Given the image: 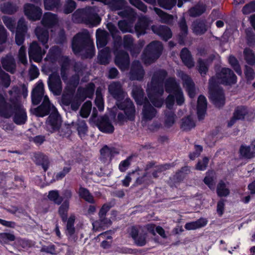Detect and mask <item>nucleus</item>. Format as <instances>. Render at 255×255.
I'll return each instance as SVG.
<instances>
[{
    "instance_id": "a211bd4d",
    "label": "nucleus",
    "mask_w": 255,
    "mask_h": 255,
    "mask_svg": "<svg viewBox=\"0 0 255 255\" xmlns=\"http://www.w3.org/2000/svg\"><path fill=\"white\" fill-rule=\"evenodd\" d=\"M24 11L27 17L32 20L39 19L42 15V9L30 3H26L24 5Z\"/></svg>"
},
{
    "instance_id": "5701e85b",
    "label": "nucleus",
    "mask_w": 255,
    "mask_h": 255,
    "mask_svg": "<svg viewBox=\"0 0 255 255\" xmlns=\"http://www.w3.org/2000/svg\"><path fill=\"white\" fill-rule=\"evenodd\" d=\"M129 234L134 240L135 243L138 246H143L146 243L147 234L145 233L138 234L135 227H132L129 230Z\"/></svg>"
},
{
    "instance_id": "20e7f679",
    "label": "nucleus",
    "mask_w": 255,
    "mask_h": 255,
    "mask_svg": "<svg viewBox=\"0 0 255 255\" xmlns=\"http://www.w3.org/2000/svg\"><path fill=\"white\" fill-rule=\"evenodd\" d=\"M166 76V71L158 70L153 75L150 83L147 85L148 97L156 107H161L163 103V99L161 97L164 93L163 81Z\"/></svg>"
},
{
    "instance_id": "de8ad7c7",
    "label": "nucleus",
    "mask_w": 255,
    "mask_h": 255,
    "mask_svg": "<svg viewBox=\"0 0 255 255\" xmlns=\"http://www.w3.org/2000/svg\"><path fill=\"white\" fill-rule=\"evenodd\" d=\"M205 11V6L204 5H197L190 8L189 10V15L196 17L200 15Z\"/></svg>"
},
{
    "instance_id": "cd10ccee",
    "label": "nucleus",
    "mask_w": 255,
    "mask_h": 255,
    "mask_svg": "<svg viewBox=\"0 0 255 255\" xmlns=\"http://www.w3.org/2000/svg\"><path fill=\"white\" fill-rule=\"evenodd\" d=\"M99 129L102 132L111 133L114 131V127L109 119L107 117H103L101 118L98 124Z\"/></svg>"
},
{
    "instance_id": "f704fd0d",
    "label": "nucleus",
    "mask_w": 255,
    "mask_h": 255,
    "mask_svg": "<svg viewBox=\"0 0 255 255\" xmlns=\"http://www.w3.org/2000/svg\"><path fill=\"white\" fill-rule=\"evenodd\" d=\"M180 56L183 62L187 67L190 68L194 66V62L191 54L187 48H183L182 50Z\"/></svg>"
},
{
    "instance_id": "338daca9",
    "label": "nucleus",
    "mask_w": 255,
    "mask_h": 255,
    "mask_svg": "<svg viewBox=\"0 0 255 255\" xmlns=\"http://www.w3.org/2000/svg\"><path fill=\"white\" fill-rule=\"evenodd\" d=\"M130 3L143 12L147 11V6L140 0H129Z\"/></svg>"
},
{
    "instance_id": "e2e57ef3",
    "label": "nucleus",
    "mask_w": 255,
    "mask_h": 255,
    "mask_svg": "<svg viewBox=\"0 0 255 255\" xmlns=\"http://www.w3.org/2000/svg\"><path fill=\"white\" fill-rule=\"evenodd\" d=\"M0 80L2 85L5 88H7L10 83L9 76L4 71H3L0 67Z\"/></svg>"
},
{
    "instance_id": "0e129e2a",
    "label": "nucleus",
    "mask_w": 255,
    "mask_h": 255,
    "mask_svg": "<svg viewBox=\"0 0 255 255\" xmlns=\"http://www.w3.org/2000/svg\"><path fill=\"white\" fill-rule=\"evenodd\" d=\"M15 239L13 234L9 233L0 234V242L2 243H7L8 242L14 241Z\"/></svg>"
},
{
    "instance_id": "ddd939ff",
    "label": "nucleus",
    "mask_w": 255,
    "mask_h": 255,
    "mask_svg": "<svg viewBox=\"0 0 255 255\" xmlns=\"http://www.w3.org/2000/svg\"><path fill=\"white\" fill-rule=\"evenodd\" d=\"M61 124V118L56 111L51 113L47 118L45 123L46 129L51 133L54 132L60 128Z\"/></svg>"
},
{
    "instance_id": "9b49d317",
    "label": "nucleus",
    "mask_w": 255,
    "mask_h": 255,
    "mask_svg": "<svg viewBox=\"0 0 255 255\" xmlns=\"http://www.w3.org/2000/svg\"><path fill=\"white\" fill-rule=\"evenodd\" d=\"M163 46L160 42H151L144 49L142 55V60L146 64L151 63L159 58Z\"/></svg>"
},
{
    "instance_id": "473e14b6",
    "label": "nucleus",
    "mask_w": 255,
    "mask_h": 255,
    "mask_svg": "<svg viewBox=\"0 0 255 255\" xmlns=\"http://www.w3.org/2000/svg\"><path fill=\"white\" fill-rule=\"evenodd\" d=\"M1 63L3 68L11 73H14L15 69V63L13 57L11 55H7L2 58Z\"/></svg>"
},
{
    "instance_id": "aec40b11",
    "label": "nucleus",
    "mask_w": 255,
    "mask_h": 255,
    "mask_svg": "<svg viewBox=\"0 0 255 255\" xmlns=\"http://www.w3.org/2000/svg\"><path fill=\"white\" fill-rule=\"evenodd\" d=\"M144 75V71L140 62L138 61H133L130 71V79L140 80Z\"/></svg>"
},
{
    "instance_id": "052dcab7",
    "label": "nucleus",
    "mask_w": 255,
    "mask_h": 255,
    "mask_svg": "<svg viewBox=\"0 0 255 255\" xmlns=\"http://www.w3.org/2000/svg\"><path fill=\"white\" fill-rule=\"evenodd\" d=\"M77 130L80 136L84 137L87 131V126L84 120L79 121L77 124Z\"/></svg>"
},
{
    "instance_id": "72a5a7b5",
    "label": "nucleus",
    "mask_w": 255,
    "mask_h": 255,
    "mask_svg": "<svg viewBox=\"0 0 255 255\" xmlns=\"http://www.w3.org/2000/svg\"><path fill=\"white\" fill-rule=\"evenodd\" d=\"M247 109L245 107H240L237 108L234 112L233 118L228 123V126H232L237 120L244 119L245 116L247 114Z\"/></svg>"
},
{
    "instance_id": "7ed1b4c3",
    "label": "nucleus",
    "mask_w": 255,
    "mask_h": 255,
    "mask_svg": "<svg viewBox=\"0 0 255 255\" xmlns=\"http://www.w3.org/2000/svg\"><path fill=\"white\" fill-rule=\"evenodd\" d=\"M60 75L66 84L65 90L69 93H73L79 83V77L83 74L85 67L81 63H76L74 66L76 74L70 78H68L69 68L71 61L67 57H62L60 60Z\"/></svg>"
},
{
    "instance_id": "e433bc0d",
    "label": "nucleus",
    "mask_w": 255,
    "mask_h": 255,
    "mask_svg": "<svg viewBox=\"0 0 255 255\" xmlns=\"http://www.w3.org/2000/svg\"><path fill=\"white\" fill-rule=\"evenodd\" d=\"M192 30L197 35L204 33L207 30V25L204 21L196 20L192 24Z\"/></svg>"
},
{
    "instance_id": "bb28decb",
    "label": "nucleus",
    "mask_w": 255,
    "mask_h": 255,
    "mask_svg": "<svg viewBox=\"0 0 255 255\" xmlns=\"http://www.w3.org/2000/svg\"><path fill=\"white\" fill-rule=\"evenodd\" d=\"M96 36L98 48H103L105 46L108 42V33L105 30L99 28L96 31Z\"/></svg>"
},
{
    "instance_id": "a878e982",
    "label": "nucleus",
    "mask_w": 255,
    "mask_h": 255,
    "mask_svg": "<svg viewBox=\"0 0 255 255\" xmlns=\"http://www.w3.org/2000/svg\"><path fill=\"white\" fill-rule=\"evenodd\" d=\"M152 30L154 33L161 36L165 40H168L172 36L170 29L166 26H152Z\"/></svg>"
},
{
    "instance_id": "3c124183",
    "label": "nucleus",
    "mask_w": 255,
    "mask_h": 255,
    "mask_svg": "<svg viewBox=\"0 0 255 255\" xmlns=\"http://www.w3.org/2000/svg\"><path fill=\"white\" fill-rule=\"evenodd\" d=\"M48 197L50 200L58 205H60L63 201V198L60 196L57 190L50 191L49 192Z\"/></svg>"
},
{
    "instance_id": "423d86ee",
    "label": "nucleus",
    "mask_w": 255,
    "mask_h": 255,
    "mask_svg": "<svg viewBox=\"0 0 255 255\" xmlns=\"http://www.w3.org/2000/svg\"><path fill=\"white\" fill-rule=\"evenodd\" d=\"M72 47L75 54H80L85 58H91L95 54L93 42L90 38L89 32L85 29L74 37Z\"/></svg>"
},
{
    "instance_id": "393cba45",
    "label": "nucleus",
    "mask_w": 255,
    "mask_h": 255,
    "mask_svg": "<svg viewBox=\"0 0 255 255\" xmlns=\"http://www.w3.org/2000/svg\"><path fill=\"white\" fill-rule=\"evenodd\" d=\"M149 24L148 19L145 16L139 17L138 21L135 25L134 31L138 37L145 33V30Z\"/></svg>"
},
{
    "instance_id": "9d476101",
    "label": "nucleus",
    "mask_w": 255,
    "mask_h": 255,
    "mask_svg": "<svg viewBox=\"0 0 255 255\" xmlns=\"http://www.w3.org/2000/svg\"><path fill=\"white\" fill-rule=\"evenodd\" d=\"M92 3L94 4V1H100L112 10L122 9L124 10L118 12V14L123 17H127L133 21L136 17V13L134 10L129 6H126L127 3L125 0H92Z\"/></svg>"
},
{
    "instance_id": "412c9836",
    "label": "nucleus",
    "mask_w": 255,
    "mask_h": 255,
    "mask_svg": "<svg viewBox=\"0 0 255 255\" xmlns=\"http://www.w3.org/2000/svg\"><path fill=\"white\" fill-rule=\"evenodd\" d=\"M178 76L182 79L183 86L186 88L189 97L191 98L194 97L195 95V88L191 78L182 71L178 73Z\"/></svg>"
},
{
    "instance_id": "f257e3e1",
    "label": "nucleus",
    "mask_w": 255,
    "mask_h": 255,
    "mask_svg": "<svg viewBox=\"0 0 255 255\" xmlns=\"http://www.w3.org/2000/svg\"><path fill=\"white\" fill-rule=\"evenodd\" d=\"M237 77L229 68H222L216 77H212L209 81V92L210 98L214 104L217 107H222L225 104V97L223 90L217 87V85L221 83L225 85L235 84Z\"/></svg>"
},
{
    "instance_id": "0eeeda50",
    "label": "nucleus",
    "mask_w": 255,
    "mask_h": 255,
    "mask_svg": "<svg viewBox=\"0 0 255 255\" xmlns=\"http://www.w3.org/2000/svg\"><path fill=\"white\" fill-rule=\"evenodd\" d=\"M72 20L75 23H84L90 26H97L101 22L100 17L93 7L88 6L78 9L72 14Z\"/></svg>"
},
{
    "instance_id": "4468645a",
    "label": "nucleus",
    "mask_w": 255,
    "mask_h": 255,
    "mask_svg": "<svg viewBox=\"0 0 255 255\" xmlns=\"http://www.w3.org/2000/svg\"><path fill=\"white\" fill-rule=\"evenodd\" d=\"M49 90L55 95H60L62 91V84L59 76L52 73L49 76L47 82Z\"/></svg>"
},
{
    "instance_id": "c756f323",
    "label": "nucleus",
    "mask_w": 255,
    "mask_h": 255,
    "mask_svg": "<svg viewBox=\"0 0 255 255\" xmlns=\"http://www.w3.org/2000/svg\"><path fill=\"white\" fill-rule=\"evenodd\" d=\"M35 32L39 41L44 46L45 49H47L48 45L47 43L49 38L47 30L40 27H37L35 30Z\"/></svg>"
},
{
    "instance_id": "69168bd1",
    "label": "nucleus",
    "mask_w": 255,
    "mask_h": 255,
    "mask_svg": "<svg viewBox=\"0 0 255 255\" xmlns=\"http://www.w3.org/2000/svg\"><path fill=\"white\" fill-rule=\"evenodd\" d=\"M95 102L99 110L103 111L104 109L103 99L101 92L98 90L96 91V97Z\"/></svg>"
},
{
    "instance_id": "5fc2aeb1",
    "label": "nucleus",
    "mask_w": 255,
    "mask_h": 255,
    "mask_svg": "<svg viewBox=\"0 0 255 255\" xmlns=\"http://www.w3.org/2000/svg\"><path fill=\"white\" fill-rule=\"evenodd\" d=\"M92 108V103L90 101H87L84 103L82 106L81 111L80 115L83 118H87L91 112Z\"/></svg>"
},
{
    "instance_id": "dca6fc26",
    "label": "nucleus",
    "mask_w": 255,
    "mask_h": 255,
    "mask_svg": "<svg viewBox=\"0 0 255 255\" xmlns=\"http://www.w3.org/2000/svg\"><path fill=\"white\" fill-rule=\"evenodd\" d=\"M144 41L140 40L137 46H133V39L129 35H125L124 37V46L127 49H129L131 54L133 57H136L139 53L141 48L144 45Z\"/></svg>"
},
{
    "instance_id": "6e6552de",
    "label": "nucleus",
    "mask_w": 255,
    "mask_h": 255,
    "mask_svg": "<svg viewBox=\"0 0 255 255\" xmlns=\"http://www.w3.org/2000/svg\"><path fill=\"white\" fill-rule=\"evenodd\" d=\"M165 88L167 93L173 94L169 95L166 99L165 104L168 109L173 108L175 100L178 105L180 106L184 103L185 99L183 92L175 78H168L165 82Z\"/></svg>"
},
{
    "instance_id": "c03bdc74",
    "label": "nucleus",
    "mask_w": 255,
    "mask_h": 255,
    "mask_svg": "<svg viewBox=\"0 0 255 255\" xmlns=\"http://www.w3.org/2000/svg\"><path fill=\"white\" fill-rule=\"evenodd\" d=\"M17 7L10 2H6L0 5V10L4 13L12 14L17 10Z\"/></svg>"
},
{
    "instance_id": "8fccbe9b",
    "label": "nucleus",
    "mask_w": 255,
    "mask_h": 255,
    "mask_svg": "<svg viewBox=\"0 0 255 255\" xmlns=\"http://www.w3.org/2000/svg\"><path fill=\"white\" fill-rule=\"evenodd\" d=\"M195 126V123L190 116H189L182 120L181 128L183 130H190Z\"/></svg>"
},
{
    "instance_id": "b1692460",
    "label": "nucleus",
    "mask_w": 255,
    "mask_h": 255,
    "mask_svg": "<svg viewBox=\"0 0 255 255\" xmlns=\"http://www.w3.org/2000/svg\"><path fill=\"white\" fill-rule=\"evenodd\" d=\"M41 22L45 28H52L58 23L57 15L51 12H46L43 15Z\"/></svg>"
},
{
    "instance_id": "6ab92c4d",
    "label": "nucleus",
    "mask_w": 255,
    "mask_h": 255,
    "mask_svg": "<svg viewBox=\"0 0 255 255\" xmlns=\"http://www.w3.org/2000/svg\"><path fill=\"white\" fill-rule=\"evenodd\" d=\"M115 64L122 71L127 69L129 64L128 54L125 52L122 51L119 53H115Z\"/></svg>"
},
{
    "instance_id": "13d9d810",
    "label": "nucleus",
    "mask_w": 255,
    "mask_h": 255,
    "mask_svg": "<svg viewBox=\"0 0 255 255\" xmlns=\"http://www.w3.org/2000/svg\"><path fill=\"white\" fill-rule=\"evenodd\" d=\"M229 62L236 73L241 75L242 71L237 59L233 56H230L229 58Z\"/></svg>"
},
{
    "instance_id": "49530a36",
    "label": "nucleus",
    "mask_w": 255,
    "mask_h": 255,
    "mask_svg": "<svg viewBox=\"0 0 255 255\" xmlns=\"http://www.w3.org/2000/svg\"><path fill=\"white\" fill-rule=\"evenodd\" d=\"M132 22L129 23L126 20H120L118 22V26L120 29L123 32L132 33L133 29L132 28Z\"/></svg>"
},
{
    "instance_id": "79ce46f5",
    "label": "nucleus",
    "mask_w": 255,
    "mask_h": 255,
    "mask_svg": "<svg viewBox=\"0 0 255 255\" xmlns=\"http://www.w3.org/2000/svg\"><path fill=\"white\" fill-rule=\"evenodd\" d=\"M78 194L80 197L86 201L91 203H94L93 196L86 188L80 187L78 191Z\"/></svg>"
},
{
    "instance_id": "774afa93",
    "label": "nucleus",
    "mask_w": 255,
    "mask_h": 255,
    "mask_svg": "<svg viewBox=\"0 0 255 255\" xmlns=\"http://www.w3.org/2000/svg\"><path fill=\"white\" fill-rule=\"evenodd\" d=\"M242 11L245 14H248L255 11V1H253L245 5L242 9Z\"/></svg>"
},
{
    "instance_id": "f3484780",
    "label": "nucleus",
    "mask_w": 255,
    "mask_h": 255,
    "mask_svg": "<svg viewBox=\"0 0 255 255\" xmlns=\"http://www.w3.org/2000/svg\"><path fill=\"white\" fill-rule=\"evenodd\" d=\"M45 53V50H42L36 42H33L29 46L28 51L29 59L36 62H41Z\"/></svg>"
},
{
    "instance_id": "f8f14e48",
    "label": "nucleus",
    "mask_w": 255,
    "mask_h": 255,
    "mask_svg": "<svg viewBox=\"0 0 255 255\" xmlns=\"http://www.w3.org/2000/svg\"><path fill=\"white\" fill-rule=\"evenodd\" d=\"M118 108L124 110L126 116L122 113L118 115L117 123L121 125L128 121H133L135 117V108L131 100L127 98L124 103H117Z\"/></svg>"
},
{
    "instance_id": "2f4dec72",
    "label": "nucleus",
    "mask_w": 255,
    "mask_h": 255,
    "mask_svg": "<svg viewBox=\"0 0 255 255\" xmlns=\"http://www.w3.org/2000/svg\"><path fill=\"white\" fill-rule=\"evenodd\" d=\"M208 221L206 218H201L194 222L187 223L185 225V228L187 230H193L201 228L207 225Z\"/></svg>"
},
{
    "instance_id": "2eb2a0df",
    "label": "nucleus",
    "mask_w": 255,
    "mask_h": 255,
    "mask_svg": "<svg viewBox=\"0 0 255 255\" xmlns=\"http://www.w3.org/2000/svg\"><path fill=\"white\" fill-rule=\"evenodd\" d=\"M109 91L112 96L117 100V103H124L127 98V94L123 91L122 86L119 82H114L109 86Z\"/></svg>"
},
{
    "instance_id": "c9c22d12",
    "label": "nucleus",
    "mask_w": 255,
    "mask_h": 255,
    "mask_svg": "<svg viewBox=\"0 0 255 255\" xmlns=\"http://www.w3.org/2000/svg\"><path fill=\"white\" fill-rule=\"evenodd\" d=\"M111 58V51L109 47H105L100 51L98 59L101 64H107L109 63Z\"/></svg>"
},
{
    "instance_id": "ea45409f",
    "label": "nucleus",
    "mask_w": 255,
    "mask_h": 255,
    "mask_svg": "<svg viewBox=\"0 0 255 255\" xmlns=\"http://www.w3.org/2000/svg\"><path fill=\"white\" fill-rule=\"evenodd\" d=\"M154 10L156 14L160 17L162 22L171 23L173 22L174 17L172 15L164 12L162 10L157 7H154Z\"/></svg>"
},
{
    "instance_id": "4be33fe9",
    "label": "nucleus",
    "mask_w": 255,
    "mask_h": 255,
    "mask_svg": "<svg viewBox=\"0 0 255 255\" xmlns=\"http://www.w3.org/2000/svg\"><path fill=\"white\" fill-rule=\"evenodd\" d=\"M27 30V27L24 19L21 18L18 22L15 34V42L18 45H21L24 41V36Z\"/></svg>"
},
{
    "instance_id": "a19ab883",
    "label": "nucleus",
    "mask_w": 255,
    "mask_h": 255,
    "mask_svg": "<svg viewBox=\"0 0 255 255\" xmlns=\"http://www.w3.org/2000/svg\"><path fill=\"white\" fill-rule=\"evenodd\" d=\"M118 152L117 150L114 147H109L106 145L104 146L101 150V155L105 158H109L111 159L115 155L118 154Z\"/></svg>"
},
{
    "instance_id": "58836bf2",
    "label": "nucleus",
    "mask_w": 255,
    "mask_h": 255,
    "mask_svg": "<svg viewBox=\"0 0 255 255\" xmlns=\"http://www.w3.org/2000/svg\"><path fill=\"white\" fill-rule=\"evenodd\" d=\"M44 8L48 10L58 9L61 6L60 0H43Z\"/></svg>"
},
{
    "instance_id": "f03ea898",
    "label": "nucleus",
    "mask_w": 255,
    "mask_h": 255,
    "mask_svg": "<svg viewBox=\"0 0 255 255\" xmlns=\"http://www.w3.org/2000/svg\"><path fill=\"white\" fill-rule=\"evenodd\" d=\"M32 102L37 105L43 100L42 104L34 110V114L37 117H43L49 113L56 112L55 107L52 105L47 95L44 96V84L39 80L33 89L31 94Z\"/></svg>"
},
{
    "instance_id": "4c0bfd02",
    "label": "nucleus",
    "mask_w": 255,
    "mask_h": 255,
    "mask_svg": "<svg viewBox=\"0 0 255 255\" xmlns=\"http://www.w3.org/2000/svg\"><path fill=\"white\" fill-rule=\"evenodd\" d=\"M109 209L110 206L108 205L105 204L103 206L99 212V216L101 221L100 226L101 227L108 226L111 224V222L110 220L104 218L106 213L109 210Z\"/></svg>"
},
{
    "instance_id": "603ef678",
    "label": "nucleus",
    "mask_w": 255,
    "mask_h": 255,
    "mask_svg": "<svg viewBox=\"0 0 255 255\" xmlns=\"http://www.w3.org/2000/svg\"><path fill=\"white\" fill-rule=\"evenodd\" d=\"M158 5L163 8L171 9L175 5L177 0H157Z\"/></svg>"
},
{
    "instance_id": "a18cd8bd",
    "label": "nucleus",
    "mask_w": 255,
    "mask_h": 255,
    "mask_svg": "<svg viewBox=\"0 0 255 255\" xmlns=\"http://www.w3.org/2000/svg\"><path fill=\"white\" fill-rule=\"evenodd\" d=\"M244 55L247 63L251 65H254L255 64V56L252 50L249 48L245 49Z\"/></svg>"
},
{
    "instance_id": "09e8293b",
    "label": "nucleus",
    "mask_w": 255,
    "mask_h": 255,
    "mask_svg": "<svg viewBox=\"0 0 255 255\" xmlns=\"http://www.w3.org/2000/svg\"><path fill=\"white\" fill-rule=\"evenodd\" d=\"M204 181L210 189H214L215 187L214 173L213 171L208 172L204 178Z\"/></svg>"
},
{
    "instance_id": "6e6d98bb",
    "label": "nucleus",
    "mask_w": 255,
    "mask_h": 255,
    "mask_svg": "<svg viewBox=\"0 0 255 255\" xmlns=\"http://www.w3.org/2000/svg\"><path fill=\"white\" fill-rule=\"evenodd\" d=\"M75 220L74 215H71L68 218L67 226H66V233L69 235H72L75 232V228L74 224Z\"/></svg>"
},
{
    "instance_id": "4d7b16f0",
    "label": "nucleus",
    "mask_w": 255,
    "mask_h": 255,
    "mask_svg": "<svg viewBox=\"0 0 255 255\" xmlns=\"http://www.w3.org/2000/svg\"><path fill=\"white\" fill-rule=\"evenodd\" d=\"M76 7V2L73 0H67L64 4L63 11L66 14L71 13Z\"/></svg>"
},
{
    "instance_id": "37998d69",
    "label": "nucleus",
    "mask_w": 255,
    "mask_h": 255,
    "mask_svg": "<svg viewBox=\"0 0 255 255\" xmlns=\"http://www.w3.org/2000/svg\"><path fill=\"white\" fill-rule=\"evenodd\" d=\"M240 153L242 157L246 158H252L255 157L251 145H242L240 149Z\"/></svg>"
},
{
    "instance_id": "c85d7f7f",
    "label": "nucleus",
    "mask_w": 255,
    "mask_h": 255,
    "mask_svg": "<svg viewBox=\"0 0 255 255\" xmlns=\"http://www.w3.org/2000/svg\"><path fill=\"white\" fill-rule=\"evenodd\" d=\"M207 100L206 98L200 95L198 97L197 102V115L199 120H202L204 117L207 109Z\"/></svg>"
},
{
    "instance_id": "7c9ffc66",
    "label": "nucleus",
    "mask_w": 255,
    "mask_h": 255,
    "mask_svg": "<svg viewBox=\"0 0 255 255\" xmlns=\"http://www.w3.org/2000/svg\"><path fill=\"white\" fill-rule=\"evenodd\" d=\"M169 168V165L168 164L155 166L154 163H149L146 165L145 169L147 172H148L149 169H153L152 176L154 178H156L158 177V173L168 169Z\"/></svg>"
},
{
    "instance_id": "680f3d73",
    "label": "nucleus",
    "mask_w": 255,
    "mask_h": 255,
    "mask_svg": "<svg viewBox=\"0 0 255 255\" xmlns=\"http://www.w3.org/2000/svg\"><path fill=\"white\" fill-rule=\"evenodd\" d=\"M176 116L172 112H167L165 115V125L169 128L171 127L175 123Z\"/></svg>"
},
{
    "instance_id": "1a4fd4ad",
    "label": "nucleus",
    "mask_w": 255,
    "mask_h": 255,
    "mask_svg": "<svg viewBox=\"0 0 255 255\" xmlns=\"http://www.w3.org/2000/svg\"><path fill=\"white\" fill-rule=\"evenodd\" d=\"M132 94L137 104L144 105L142 112L143 119L146 121L151 120L156 116L157 111L146 99L143 98V92L141 87L134 86Z\"/></svg>"
},
{
    "instance_id": "39448f33",
    "label": "nucleus",
    "mask_w": 255,
    "mask_h": 255,
    "mask_svg": "<svg viewBox=\"0 0 255 255\" xmlns=\"http://www.w3.org/2000/svg\"><path fill=\"white\" fill-rule=\"evenodd\" d=\"M9 101L10 103H7L4 97L0 94V112L6 118L14 113V122L17 125L24 124L27 120L25 110L16 99L10 98Z\"/></svg>"
},
{
    "instance_id": "864d4df0",
    "label": "nucleus",
    "mask_w": 255,
    "mask_h": 255,
    "mask_svg": "<svg viewBox=\"0 0 255 255\" xmlns=\"http://www.w3.org/2000/svg\"><path fill=\"white\" fill-rule=\"evenodd\" d=\"M69 206L68 201H65L60 206L59 209V213L62 218L63 221H66L67 219V213L68 212Z\"/></svg>"
},
{
    "instance_id": "bf43d9fd",
    "label": "nucleus",
    "mask_w": 255,
    "mask_h": 255,
    "mask_svg": "<svg viewBox=\"0 0 255 255\" xmlns=\"http://www.w3.org/2000/svg\"><path fill=\"white\" fill-rule=\"evenodd\" d=\"M217 192L219 196H226L230 193L228 188L226 187V185L223 181H221L218 184Z\"/></svg>"
}]
</instances>
